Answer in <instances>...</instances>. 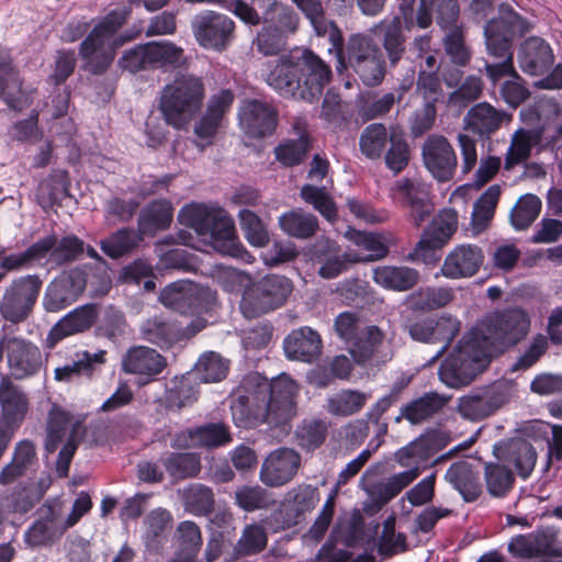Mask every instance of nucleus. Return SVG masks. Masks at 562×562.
<instances>
[{"label": "nucleus", "mask_w": 562, "mask_h": 562, "mask_svg": "<svg viewBox=\"0 0 562 562\" xmlns=\"http://www.w3.org/2000/svg\"><path fill=\"white\" fill-rule=\"evenodd\" d=\"M243 393L232 403V415L238 426L248 428L259 424L271 427L286 425L296 414L299 385L289 375L269 381L258 373L243 382Z\"/></svg>", "instance_id": "obj_1"}, {"label": "nucleus", "mask_w": 562, "mask_h": 562, "mask_svg": "<svg viewBox=\"0 0 562 562\" xmlns=\"http://www.w3.org/2000/svg\"><path fill=\"white\" fill-rule=\"evenodd\" d=\"M529 31V23L508 7H502L497 18L490 20L484 27L487 54L498 61L485 63L487 78L496 83L504 77H518L514 66L512 42L515 36Z\"/></svg>", "instance_id": "obj_2"}, {"label": "nucleus", "mask_w": 562, "mask_h": 562, "mask_svg": "<svg viewBox=\"0 0 562 562\" xmlns=\"http://www.w3.org/2000/svg\"><path fill=\"white\" fill-rule=\"evenodd\" d=\"M126 19L125 9L113 10L92 27L79 46V56L83 61L85 70L93 75H102L110 68L116 49L131 40L116 35Z\"/></svg>", "instance_id": "obj_3"}, {"label": "nucleus", "mask_w": 562, "mask_h": 562, "mask_svg": "<svg viewBox=\"0 0 562 562\" xmlns=\"http://www.w3.org/2000/svg\"><path fill=\"white\" fill-rule=\"evenodd\" d=\"M178 220L182 225L193 228L199 235H220L222 239L214 240V247L220 252L245 262H252L254 257L237 240L234 222L224 210L201 203H190L179 211Z\"/></svg>", "instance_id": "obj_4"}, {"label": "nucleus", "mask_w": 562, "mask_h": 562, "mask_svg": "<svg viewBox=\"0 0 562 562\" xmlns=\"http://www.w3.org/2000/svg\"><path fill=\"white\" fill-rule=\"evenodd\" d=\"M530 318L521 308H508L487 315L470 335L476 338L488 359L506 348L515 346L528 335Z\"/></svg>", "instance_id": "obj_5"}, {"label": "nucleus", "mask_w": 562, "mask_h": 562, "mask_svg": "<svg viewBox=\"0 0 562 562\" xmlns=\"http://www.w3.org/2000/svg\"><path fill=\"white\" fill-rule=\"evenodd\" d=\"M204 97L205 88L201 78L180 75L161 90L159 110L168 125L182 130L201 110Z\"/></svg>", "instance_id": "obj_6"}, {"label": "nucleus", "mask_w": 562, "mask_h": 562, "mask_svg": "<svg viewBox=\"0 0 562 562\" xmlns=\"http://www.w3.org/2000/svg\"><path fill=\"white\" fill-rule=\"evenodd\" d=\"M85 432L80 419L59 406L54 405L50 408L46 423L45 450L54 453L64 443L56 461V470L60 475L68 474L69 464Z\"/></svg>", "instance_id": "obj_7"}, {"label": "nucleus", "mask_w": 562, "mask_h": 562, "mask_svg": "<svg viewBox=\"0 0 562 562\" xmlns=\"http://www.w3.org/2000/svg\"><path fill=\"white\" fill-rule=\"evenodd\" d=\"M293 282L281 274L251 279L239 302L240 313L248 319L260 317L282 307L293 292Z\"/></svg>", "instance_id": "obj_8"}, {"label": "nucleus", "mask_w": 562, "mask_h": 562, "mask_svg": "<svg viewBox=\"0 0 562 562\" xmlns=\"http://www.w3.org/2000/svg\"><path fill=\"white\" fill-rule=\"evenodd\" d=\"M484 352L476 342V338L468 333L440 364L438 370L440 381L452 389L470 384L490 362Z\"/></svg>", "instance_id": "obj_9"}, {"label": "nucleus", "mask_w": 562, "mask_h": 562, "mask_svg": "<svg viewBox=\"0 0 562 562\" xmlns=\"http://www.w3.org/2000/svg\"><path fill=\"white\" fill-rule=\"evenodd\" d=\"M516 393L515 381L501 379L488 386L461 396L458 401V412L465 419L479 422L495 414Z\"/></svg>", "instance_id": "obj_10"}, {"label": "nucleus", "mask_w": 562, "mask_h": 562, "mask_svg": "<svg viewBox=\"0 0 562 562\" xmlns=\"http://www.w3.org/2000/svg\"><path fill=\"white\" fill-rule=\"evenodd\" d=\"M334 328L337 336L348 345L353 360L358 363L370 360L384 338L383 333L376 326L361 329L360 319L352 312H342L337 315Z\"/></svg>", "instance_id": "obj_11"}, {"label": "nucleus", "mask_w": 562, "mask_h": 562, "mask_svg": "<svg viewBox=\"0 0 562 562\" xmlns=\"http://www.w3.org/2000/svg\"><path fill=\"white\" fill-rule=\"evenodd\" d=\"M43 281L37 274H26L13 279L4 289L0 313L5 321L18 324L32 313L38 299Z\"/></svg>", "instance_id": "obj_12"}, {"label": "nucleus", "mask_w": 562, "mask_h": 562, "mask_svg": "<svg viewBox=\"0 0 562 562\" xmlns=\"http://www.w3.org/2000/svg\"><path fill=\"white\" fill-rule=\"evenodd\" d=\"M7 358L8 378L25 380L36 375L43 368V356L32 341L18 336L4 335L0 339V361Z\"/></svg>", "instance_id": "obj_13"}, {"label": "nucleus", "mask_w": 562, "mask_h": 562, "mask_svg": "<svg viewBox=\"0 0 562 562\" xmlns=\"http://www.w3.org/2000/svg\"><path fill=\"white\" fill-rule=\"evenodd\" d=\"M457 228L458 213L453 209H443L426 227L419 241L407 255V260L425 263L436 260V251L450 240Z\"/></svg>", "instance_id": "obj_14"}, {"label": "nucleus", "mask_w": 562, "mask_h": 562, "mask_svg": "<svg viewBox=\"0 0 562 562\" xmlns=\"http://www.w3.org/2000/svg\"><path fill=\"white\" fill-rule=\"evenodd\" d=\"M319 501L318 491L310 484H300L289 490L280 507L269 517L274 530H285L299 524Z\"/></svg>", "instance_id": "obj_15"}, {"label": "nucleus", "mask_w": 562, "mask_h": 562, "mask_svg": "<svg viewBox=\"0 0 562 562\" xmlns=\"http://www.w3.org/2000/svg\"><path fill=\"white\" fill-rule=\"evenodd\" d=\"M216 294L209 288L191 282H175L167 285L159 295V302L180 314L200 313L215 303Z\"/></svg>", "instance_id": "obj_16"}, {"label": "nucleus", "mask_w": 562, "mask_h": 562, "mask_svg": "<svg viewBox=\"0 0 562 562\" xmlns=\"http://www.w3.org/2000/svg\"><path fill=\"white\" fill-rule=\"evenodd\" d=\"M205 325V319L196 318L183 327L181 324H178L177 321L159 314L143 321L139 325V334L142 339L164 348L169 347L181 338L195 335L202 330Z\"/></svg>", "instance_id": "obj_17"}, {"label": "nucleus", "mask_w": 562, "mask_h": 562, "mask_svg": "<svg viewBox=\"0 0 562 562\" xmlns=\"http://www.w3.org/2000/svg\"><path fill=\"white\" fill-rule=\"evenodd\" d=\"M266 82L281 97L301 100L303 79L297 50L281 55L267 64Z\"/></svg>", "instance_id": "obj_18"}, {"label": "nucleus", "mask_w": 562, "mask_h": 562, "mask_svg": "<svg viewBox=\"0 0 562 562\" xmlns=\"http://www.w3.org/2000/svg\"><path fill=\"white\" fill-rule=\"evenodd\" d=\"M422 158L425 168L438 181L445 182L453 178L458 158L454 148L443 135L427 136L422 145Z\"/></svg>", "instance_id": "obj_19"}, {"label": "nucleus", "mask_w": 562, "mask_h": 562, "mask_svg": "<svg viewBox=\"0 0 562 562\" xmlns=\"http://www.w3.org/2000/svg\"><path fill=\"white\" fill-rule=\"evenodd\" d=\"M31 93L11 53L0 47V100L11 110L22 111L31 104Z\"/></svg>", "instance_id": "obj_20"}, {"label": "nucleus", "mask_w": 562, "mask_h": 562, "mask_svg": "<svg viewBox=\"0 0 562 562\" xmlns=\"http://www.w3.org/2000/svg\"><path fill=\"white\" fill-rule=\"evenodd\" d=\"M192 30L200 45L223 50L234 37L235 23L227 15L209 11L195 16Z\"/></svg>", "instance_id": "obj_21"}, {"label": "nucleus", "mask_w": 562, "mask_h": 562, "mask_svg": "<svg viewBox=\"0 0 562 562\" xmlns=\"http://www.w3.org/2000/svg\"><path fill=\"white\" fill-rule=\"evenodd\" d=\"M233 102L234 94L229 90H221L209 99L203 115L195 122L193 128L200 150L212 144Z\"/></svg>", "instance_id": "obj_22"}, {"label": "nucleus", "mask_w": 562, "mask_h": 562, "mask_svg": "<svg viewBox=\"0 0 562 562\" xmlns=\"http://www.w3.org/2000/svg\"><path fill=\"white\" fill-rule=\"evenodd\" d=\"M301 467V456L292 448H278L262 461L260 481L269 487H281L291 482Z\"/></svg>", "instance_id": "obj_23"}, {"label": "nucleus", "mask_w": 562, "mask_h": 562, "mask_svg": "<svg viewBox=\"0 0 562 562\" xmlns=\"http://www.w3.org/2000/svg\"><path fill=\"white\" fill-rule=\"evenodd\" d=\"M86 288L85 272L79 269L65 271L47 286L43 305L47 312H59L72 304Z\"/></svg>", "instance_id": "obj_24"}, {"label": "nucleus", "mask_w": 562, "mask_h": 562, "mask_svg": "<svg viewBox=\"0 0 562 562\" xmlns=\"http://www.w3.org/2000/svg\"><path fill=\"white\" fill-rule=\"evenodd\" d=\"M0 409L2 423L14 436L15 430L26 418L30 400L23 389L8 376L0 379Z\"/></svg>", "instance_id": "obj_25"}, {"label": "nucleus", "mask_w": 562, "mask_h": 562, "mask_svg": "<svg viewBox=\"0 0 562 562\" xmlns=\"http://www.w3.org/2000/svg\"><path fill=\"white\" fill-rule=\"evenodd\" d=\"M303 79L301 100L312 102L331 80L330 67L312 50H297Z\"/></svg>", "instance_id": "obj_26"}, {"label": "nucleus", "mask_w": 562, "mask_h": 562, "mask_svg": "<svg viewBox=\"0 0 562 562\" xmlns=\"http://www.w3.org/2000/svg\"><path fill=\"white\" fill-rule=\"evenodd\" d=\"M313 257L319 265L318 274L323 279H335L348 270L350 263L360 258L353 250L341 251L339 245L328 238H319L313 246Z\"/></svg>", "instance_id": "obj_27"}, {"label": "nucleus", "mask_w": 562, "mask_h": 562, "mask_svg": "<svg viewBox=\"0 0 562 562\" xmlns=\"http://www.w3.org/2000/svg\"><path fill=\"white\" fill-rule=\"evenodd\" d=\"M484 262L481 247L472 244L456 246L445 258L440 272L449 279L471 278Z\"/></svg>", "instance_id": "obj_28"}, {"label": "nucleus", "mask_w": 562, "mask_h": 562, "mask_svg": "<svg viewBox=\"0 0 562 562\" xmlns=\"http://www.w3.org/2000/svg\"><path fill=\"white\" fill-rule=\"evenodd\" d=\"M330 44L331 47L328 48V52L335 53L338 61L337 69L339 71L346 68H353L363 60L381 52L376 42L370 35L362 33L351 34L348 37L346 45H344V37L340 33L339 44Z\"/></svg>", "instance_id": "obj_29"}, {"label": "nucleus", "mask_w": 562, "mask_h": 562, "mask_svg": "<svg viewBox=\"0 0 562 562\" xmlns=\"http://www.w3.org/2000/svg\"><path fill=\"white\" fill-rule=\"evenodd\" d=\"M239 124L250 137H263L274 131L277 112L266 102L248 100L239 109Z\"/></svg>", "instance_id": "obj_30"}, {"label": "nucleus", "mask_w": 562, "mask_h": 562, "mask_svg": "<svg viewBox=\"0 0 562 562\" xmlns=\"http://www.w3.org/2000/svg\"><path fill=\"white\" fill-rule=\"evenodd\" d=\"M66 532L59 508L45 505L41 508L40 518L24 532V541L29 547L49 546Z\"/></svg>", "instance_id": "obj_31"}, {"label": "nucleus", "mask_w": 562, "mask_h": 562, "mask_svg": "<svg viewBox=\"0 0 562 562\" xmlns=\"http://www.w3.org/2000/svg\"><path fill=\"white\" fill-rule=\"evenodd\" d=\"M420 474L419 468H413L389 477L386 481L379 482L367 490L368 502L364 505L366 510L378 512L406 486L415 481Z\"/></svg>", "instance_id": "obj_32"}, {"label": "nucleus", "mask_w": 562, "mask_h": 562, "mask_svg": "<svg viewBox=\"0 0 562 562\" xmlns=\"http://www.w3.org/2000/svg\"><path fill=\"white\" fill-rule=\"evenodd\" d=\"M322 347L319 334L307 326L292 330L283 342L284 352L289 359L307 363L319 357Z\"/></svg>", "instance_id": "obj_33"}, {"label": "nucleus", "mask_w": 562, "mask_h": 562, "mask_svg": "<svg viewBox=\"0 0 562 562\" xmlns=\"http://www.w3.org/2000/svg\"><path fill=\"white\" fill-rule=\"evenodd\" d=\"M166 366V359L158 351L146 346L132 347L122 358V370L125 373L148 379L160 374Z\"/></svg>", "instance_id": "obj_34"}, {"label": "nucleus", "mask_w": 562, "mask_h": 562, "mask_svg": "<svg viewBox=\"0 0 562 562\" xmlns=\"http://www.w3.org/2000/svg\"><path fill=\"white\" fill-rule=\"evenodd\" d=\"M97 319L95 308L92 305H82L69 312L59 319L47 335V347L53 348L65 337L80 334L89 329Z\"/></svg>", "instance_id": "obj_35"}, {"label": "nucleus", "mask_w": 562, "mask_h": 562, "mask_svg": "<svg viewBox=\"0 0 562 562\" xmlns=\"http://www.w3.org/2000/svg\"><path fill=\"white\" fill-rule=\"evenodd\" d=\"M512 116L504 111L495 109L487 102L473 105L465 114L463 122L465 128L482 137H490L501 128L504 122Z\"/></svg>", "instance_id": "obj_36"}, {"label": "nucleus", "mask_w": 562, "mask_h": 562, "mask_svg": "<svg viewBox=\"0 0 562 562\" xmlns=\"http://www.w3.org/2000/svg\"><path fill=\"white\" fill-rule=\"evenodd\" d=\"M518 63L525 72L537 76L543 74L552 65L553 54L542 38L529 37L520 45Z\"/></svg>", "instance_id": "obj_37"}, {"label": "nucleus", "mask_w": 562, "mask_h": 562, "mask_svg": "<svg viewBox=\"0 0 562 562\" xmlns=\"http://www.w3.org/2000/svg\"><path fill=\"white\" fill-rule=\"evenodd\" d=\"M37 464L36 446L32 440L22 439L13 449L12 460L0 471V484L9 485Z\"/></svg>", "instance_id": "obj_38"}, {"label": "nucleus", "mask_w": 562, "mask_h": 562, "mask_svg": "<svg viewBox=\"0 0 562 562\" xmlns=\"http://www.w3.org/2000/svg\"><path fill=\"white\" fill-rule=\"evenodd\" d=\"M232 440L228 429L223 424H207L188 429L177 437L178 446L186 448L207 447L214 448L228 443Z\"/></svg>", "instance_id": "obj_39"}, {"label": "nucleus", "mask_w": 562, "mask_h": 562, "mask_svg": "<svg viewBox=\"0 0 562 562\" xmlns=\"http://www.w3.org/2000/svg\"><path fill=\"white\" fill-rule=\"evenodd\" d=\"M449 482L465 502H474L482 494L479 473L468 461H458L450 465L445 474Z\"/></svg>", "instance_id": "obj_40"}, {"label": "nucleus", "mask_w": 562, "mask_h": 562, "mask_svg": "<svg viewBox=\"0 0 562 562\" xmlns=\"http://www.w3.org/2000/svg\"><path fill=\"white\" fill-rule=\"evenodd\" d=\"M36 243L48 244L43 259L48 257V262L61 266L77 260L85 252V241L76 235H67L58 239L55 235H48Z\"/></svg>", "instance_id": "obj_41"}, {"label": "nucleus", "mask_w": 562, "mask_h": 562, "mask_svg": "<svg viewBox=\"0 0 562 562\" xmlns=\"http://www.w3.org/2000/svg\"><path fill=\"white\" fill-rule=\"evenodd\" d=\"M172 521L173 517L166 508L158 507L146 515L143 521V540L147 550L159 551L171 530Z\"/></svg>", "instance_id": "obj_42"}, {"label": "nucleus", "mask_w": 562, "mask_h": 562, "mask_svg": "<svg viewBox=\"0 0 562 562\" xmlns=\"http://www.w3.org/2000/svg\"><path fill=\"white\" fill-rule=\"evenodd\" d=\"M373 280L380 286L403 292L419 281V272L406 266H380L373 269Z\"/></svg>", "instance_id": "obj_43"}, {"label": "nucleus", "mask_w": 562, "mask_h": 562, "mask_svg": "<svg viewBox=\"0 0 562 562\" xmlns=\"http://www.w3.org/2000/svg\"><path fill=\"white\" fill-rule=\"evenodd\" d=\"M376 29L380 31L381 42L385 50L389 64L395 67L406 52V37L400 18L394 16L389 21H382Z\"/></svg>", "instance_id": "obj_44"}, {"label": "nucleus", "mask_w": 562, "mask_h": 562, "mask_svg": "<svg viewBox=\"0 0 562 562\" xmlns=\"http://www.w3.org/2000/svg\"><path fill=\"white\" fill-rule=\"evenodd\" d=\"M449 442V437L442 431L432 430L422 435L408 446L402 448L397 453V460L405 465V459L416 457L426 460L439 450L443 449Z\"/></svg>", "instance_id": "obj_45"}, {"label": "nucleus", "mask_w": 562, "mask_h": 562, "mask_svg": "<svg viewBox=\"0 0 562 562\" xmlns=\"http://www.w3.org/2000/svg\"><path fill=\"white\" fill-rule=\"evenodd\" d=\"M293 2L310 21L317 36H327L330 43L339 44L340 30L333 21L326 19L321 0H293Z\"/></svg>", "instance_id": "obj_46"}, {"label": "nucleus", "mask_w": 562, "mask_h": 562, "mask_svg": "<svg viewBox=\"0 0 562 562\" xmlns=\"http://www.w3.org/2000/svg\"><path fill=\"white\" fill-rule=\"evenodd\" d=\"M370 398V393L344 389L327 397L325 408L333 416L348 417L358 414Z\"/></svg>", "instance_id": "obj_47"}, {"label": "nucleus", "mask_w": 562, "mask_h": 562, "mask_svg": "<svg viewBox=\"0 0 562 562\" xmlns=\"http://www.w3.org/2000/svg\"><path fill=\"white\" fill-rule=\"evenodd\" d=\"M268 543L266 529L259 524L246 525L237 540L227 562H235L240 558L250 557L263 551Z\"/></svg>", "instance_id": "obj_48"}, {"label": "nucleus", "mask_w": 562, "mask_h": 562, "mask_svg": "<svg viewBox=\"0 0 562 562\" xmlns=\"http://www.w3.org/2000/svg\"><path fill=\"white\" fill-rule=\"evenodd\" d=\"M173 217V207L168 200H156L142 210L138 229L142 234H153L169 227Z\"/></svg>", "instance_id": "obj_49"}, {"label": "nucleus", "mask_w": 562, "mask_h": 562, "mask_svg": "<svg viewBox=\"0 0 562 562\" xmlns=\"http://www.w3.org/2000/svg\"><path fill=\"white\" fill-rule=\"evenodd\" d=\"M279 226L286 235L307 239L315 235L318 229V221L313 214L302 209H294L279 216Z\"/></svg>", "instance_id": "obj_50"}, {"label": "nucleus", "mask_w": 562, "mask_h": 562, "mask_svg": "<svg viewBox=\"0 0 562 562\" xmlns=\"http://www.w3.org/2000/svg\"><path fill=\"white\" fill-rule=\"evenodd\" d=\"M501 192V186L493 184L473 204L471 214V231L473 235H479L488 227Z\"/></svg>", "instance_id": "obj_51"}, {"label": "nucleus", "mask_w": 562, "mask_h": 562, "mask_svg": "<svg viewBox=\"0 0 562 562\" xmlns=\"http://www.w3.org/2000/svg\"><path fill=\"white\" fill-rule=\"evenodd\" d=\"M541 133L535 130H517L510 138V145L505 155L504 167L510 170L515 166L526 161L530 155L531 149L540 140Z\"/></svg>", "instance_id": "obj_52"}, {"label": "nucleus", "mask_w": 562, "mask_h": 562, "mask_svg": "<svg viewBox=\"0 0 562 562\" xmlns=\"http://www.w3.org/2000/svg\"><path fill=\"white\" fill-rule=\"evenodd\" d=\"M446 403L447 400L443 396L432 392L426 393L403 406L396 420L400 422L402 418H405L412 424H419L438 413Z\"/></svg>", "instance_id": "obj_53"}, {"label": "nucleus", "mask_w": 562, "mask_h": 562, "mask_svg": "<svg viewBox=\"0 0 562 562\" xmlns=\"http://www.w3.org/2000/svg\"><path fill=\"white\" fill-rule=\"evenodd\" d=\"M454 299L451 288L426 286L411 293L408 303L414 310L432 311L445 307Z\"/></svg>", "instance_id": "obj_54"}, {"label": "nucleus", "mask_w": 562, "mask_h": 562, "mask_svg": "<svg viewBox=\"0 0 562 562\" xmlns=\"http://www.w3.org/2000/svg\"><path fill=\"white\" fill-rule=\"evenodd\" d=\"M390 143V132L381 123L364 127L359 138L360 151L369 159H379Z\"/></svg>", "instance_id": "obj_55"}, {"label": "nucleus", "mask_w": 562, "mask_h": 562, "mask_svg": "<svg viewBox=\"0 0 562 562\" xmlns=\"http://www.w3.org/2000/svg\"><path fill=\"white\" fill-rule=\"evenodd\" d=\"M214 493L203 484H191L183 491L184 509L194 516H207L214 508Z\"/></svg>", "instance_id": "obj_56"}, {"label": "nucleus", "mask_w": 562, "mask_h": 562, "mask_svg": "<svg viewBox=\"0 0 562 562\" xmlns=\"http://www.w3.org/2000/svg\"><path fill=\"white\" fill-rule=\"evenodd\" d=\"M37 502L38 497H33L25 487L0 494V524L11 514H26Z\"/></svg>", "instance_id": "obj_57"}, {"label": "nucleus", "mask_w": 562, "mask_h": 562, "mask_svg": "<svg viewBox=\"0 0 562 562\" xmlns=\"http://www.w3.org/2000/svg\"><path fill=\"white\" fill-rule=\"evenodd\" d=\"M409 161V147L405 133L400 126L390 128V148L385 154V164L395 173L401 172Z\"/></svg>", "instance_id": "obj_58"}, {"label": "nucleus", "mask_w": 562, "mask_h": 562, "mask_svg": "<svg viewBox=\"0 0 562 562\" xmlns=\"http://www.w3.org/2000/svg\"><path fill=\"white\" fill-rule=\"evenodd\" d=\"M169 475L177 480L193 477L201 471L200 456L192 452L170 453L164 459Z\"/></svg>", "instance_id": "obj_59"}, {"label": "nucleus", "mask_w": 562, "mask_h": 562, "mask_svg": "<svg viewBox=\"0 0 562 562\" xmlns=\"http://www.w3.org/2000/svg\"><path fill=\"white\" fill-rule=\"evenodd\" d=\"M541 206V200L535 194L520 196L509 214L514 228L517 231L528 228L539 216Z\"/></svg>", "instance_id": "obj_60"}, {"label": "nucleus", "mask_w": 562, "mask_h": 562, "mask_svg": "<svg viewBox=\"0 0 562 562\" xmlns=\"http://www.w3.org/2000/svg\"><path fill=\"white\" fill-rule=\"evenodd\" d=\"M536 460V450L528 441L518 439L509 443L506 461L516 468L521 477L526 479L530 475Z\"/></svg>", "instance_id": "obj_61"}, {"label": "nucleus", "mask_w": 562, "mask_h": 562, "mask_svg": "<svg viewBox=\"0 0 562 562\" xmlns=\"http://www.w3.org/2000/svg\"><path fill=\"white\" fill-rule=\"evenodd\" d=\"M262 22L284 36H288L296 31L299 16L292 9L280 3H272L265 12Z\"/></svg>", "instance_id": "obj_62"}, {"label": "nucleus", "mask_w": 562, "mask_h": 562, "mask_svg": "<svg viewBox=\"0 0 562 562\" xmlns=\"http://www.w3.org/2000/svg\"><path fill=\"white\" fill-rule=\"evenodd\" d=\"M175 539L181 557L196 559L203 539L200 527L194 521H181L176 529Z\"/></svg>", "instance_id": "obj_63"}, {"label": "nucleus", "mask_w": 562, "mask_h": 562, "mask_svg": "<svg viewBox=\"0 0 562 562\" xmlns=\"http://www.w3.org/2000/svg\"><path fill=\"white\" fill-rule=\"evenodd\" d=\"M139 237L133 229L121 228L100 241L101 250L112 259H117L133 250Z\"/></svg>", "instance_id": "obj_64"}]
</instances>
